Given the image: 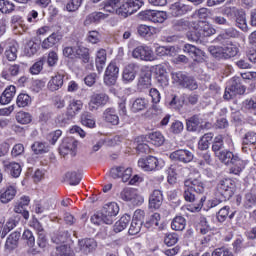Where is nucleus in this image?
<instances>
[{
    "label": "nucleus",
    "mask_w": 256,
    "mask_h": 256,
    "mask_svg": "<svg viewBox=\"0 0 256 256\" xmlns=\"http://www.w3.org/2000/svg\"><path fill=\"white\" fill-rule=\"evenodd\" d=\"M216 157L225 165H233L230 168V173H233V175H241L243 169L247 166V160L241 159L239 155L233 154L229 150H222Z\"/></svg>",
    "instance_id": "nucleus-1"
},
{
    "label": "nucleus",
    "mask_w": 256,
    "mask_h": 256,
    "mask_svg": "<svg viewBox=\"0 0 256 256\" xmlns=\"http://www.w3.org/2000/svg\"><path fill=\"white\" fill-rule=\"evenodd\" d=\"M208 51L216 59H231V57L237 56L239 53V47L236 44H233V42H228L224 47L210 46Z\"/></svg>",
    "instance_id": "nucleus-2"
},
{
    "label": "nucleus",
    "mask_w": 256,
    "mask_h": 256,
    "mask_svg": "<svg viewBox=\"0 0 256 256\" xmlns=\"http://www.w3.org/2000/svg\"><path fill=\"white\" fill-rule=\"evenodd\" d=\"M138 167H140L142 171H159V169L165 167V161L155 156H148L138 160Z\"/></svg>",
    "instance_id": "nucleus-3"
},
{
    "label": "nucleus",
    "mask_w": 256,
    "mask_h": 256,
    "mask_svg": "<svg viewBox=\"0 0 256 256\" xmlns=\"http://www.w3.org/2000/svg\"><path fill=\"white\" fill-rule=\"evenodd\" d=\"M120 199L136 206L143 205L145 202V198L139 193V190L135 188H124L120 192Z\"/></svg>",
    "instance_id": "nucleus-4"
},
{
    "label": "nucleus",
    "mask_w": 256,
    "mask_h": 256,
    "mask_svg": "<svg viewBox=\"0 0 256 256\" xmlns=\"http://www.w3.org/2000/svg\"><path fill=\"white\" fill-rule=\"evenodd\" d=\"M233 181L231 178H225L219 181L216 186V191L218 195L224 197V199H231L233 197Z\"/></svg>",
    "instance_id": "nucleus-5"
},
{
    "label": "nucleus",
    "mask_w": 256,
    "mask_h": 256,
    "mask_svg": "<svg viewBox=\"0 0 256 256\" xmlns=\"http://www.w3.org/2000/svg\"><path fill=\"white\" fill-rule=\"evenodd\" d=\"M132 57H134V59H141V61H153V59H155V54L151 47L141 45L132 51Z\"/></svg>",
    "instance_id": "nucleus-6"
},
{
    "label": "nucleus",
    "mask_w": 256,
    "mask_h": 256,
    "mask_svg": "<svg viewBox=\"0 0 256 256\" xmlns=\"http://www.w3.org/2000/svg\"><path fill=\"white\" fill-rule=\"evenodd\" d=\"M109 103V96L105 93L93 94L88 103L89 111H97L99 107H105Z\"/></svg>",
    "instance_id": "nucleus-7"
},
{
    "label": "nucleus",
    "mask_w": 256,
    "mask_h": 256,
    "mask_svg": "<svg viewBox=\"0 0 256 256\" xmlns=\"http://www.w3.org/2000/svg\"><path fill=\"white\" fill-rule=\"evenodd\" d=\"M102 214H104L105 224L113 225L115 217L119 215V204L115 202L106 204L102 210Z\"/></svg>",
    "instance_id": "nucleus-8"
},
{
    "label": "nucleus",
    "mask_w": 256,
    "mask_h": 256,
    "mask_svg": "<svg viewBox=\"0 0 256 256\" xmlns=\"http://www.w3.org/2000/svg\"><path fill=\"white\" fill-rule=\"evenodd\" d=\"M119 78V67L115 62H111L104 74V83L105 85L111 86L117 83V79Z\"/></svg>",
    "instance_id": "nucleus-9"
},
{
    "label": "nucleus",
    "mask_w": 256,
    "mask_h": 256,
    "mask_svg": "<svg viewBox=\"0 0 256 256\" xmlns=\"http://www.w3.org/2000/svg\"><path fill=\"white\" fill-rule=\"evenodd\" d=\"M242 93H245V87L239 83V78H233L224 92V99L229 101V99H232L235 95H242Z\"/></svg>",
    "instance_id": "nucleus-10"
},
{
    "label": "nucleus",
    "mask_w": 256,
    "mask_h": 256,
    "mask_svg": "<svg viewBox=\"0 0 256 256\" xmlns=\"http://www.w3.org/2000/svg\"><path fill=\"white\" fill-rule=\"evenodd\" d=\"M111 177L113 179H122L123 183H127L131 179V175H133V168L127 167L125 168L124 166H119L112 168L110 171Z\"/></svg>",
    "instance_id": "nucleus-11"
},
{
    "label": "nucleus",
    "mask_w": 256,
    "mask_h": 256,
    "mask_svg": "<svg viewBox=\"0 0 256 256\" xmlns=\"http://www.w3.org/2000/svg\"><path fill=\"white\" fill-rule=\"evenodd\" d=\"M193 157V152L187 149H179L170 153L171 161H178L179 163H191Z\"/></svg>",
    "instance_id": "nucleus-12"
},
{
    "label": "nucleus",
    "mask_w": 256,
    "mask_h": 256,
    "mask_svg": "<svg viewBox=\"0 0 256 256\" xmlns=\"http://www.w3.org/2000/svg\"><path fill=\"white\" fill-rule=\"evenodd\" d=\"M75 149H77V140L71 137L64 138L59 147L60 155L62 157L74 155Z\"/></svg>",
    "instance_id": "nucleus-13"
},
{
    "label": "nucleus",
    "mask_w": 256,
    "mask_h": 256,
    "mask_svg": "<svg viewBox=\"0 0 256 256\" xmlns=\"http://www.w3.org/2000/svg\"><path fill=\"white\" fill-rule=\"evenodd\" d=\"M194 31H198L200 33V37H211V35H215L216 30L213 28L211 24L205 21H199L193 24Z\"/></svg>",
    "instance_id": "nucleus-14"
},
{
    "label": "nucleus",
    "mask_w": 256,
    "mask_h": 256,
    "mask_svg": "<svg viewBox=\"0 0 256 256\" xmlns=\"http://www.w3.org/2000/svg\"><path fill=\"white\" fill-rule=\"evenodd\" d=\"M184 187L194 191V193H198V195L205 193V186L203 185V181L200 176L197 178L190 177L186 179L184 181Z\"/></svg>",
    "instance_id": "nucleus-15"
},
{
    "label": "nucleus",
    "mask_w": 256,
    "mask_h": 256,
    "mask_svg": "<svg viewBox=\"0 0 256 256\" xmlns=\"http://www.w3.org/2000/svg\"><path fill=\"white\" fill-rule=\"evenodd\" d=\"M15 195H17V187L14 185H9L0 190V203L7 205V203H11L12 200L15 199Z\"/></svg>",
    "instance_id": "nucleus-16"
},
{
    "label": "nucleus",
    "mask_w": 256,
    "mask_h": 256,
    "mask_svg": "<svg viewBox=\"0 0 256 256\" xmlns=\"http://www.w3.org/2000/svg\"><path fill=\"white\" fill-rule=\"evenodd\" d=\"M81 111H83V101L77 99H72L69 101L66 111L68 119L77 117Z\"/></svg>",
    "instance_id": "nucleus-17"
},
{
    "label": "nucleus",
    "mask_w": 256,
    "mask_h": 256,
    "mask_svg": "<svg viewBox=\"0 0 256 256\" xmlns=\"http://www.w3.org/2000/svg\"><path fill=\"white\" fill-rule=\"evenodd\" d=\"M18 224H19V218L15 216L10 217L5 224H2V226H0L1 239H5V237H7L10 231H13V229H15V227H17Z\"/></svg>",
    "instance_id": "nucleus-18"
},
{
    "label": "nucleus",
    "mask_w": 256,
    "mask_h": 256,
    "mask_svg": "<svg viewBox=\"0 0 256 256\" xmlns=\"http://www.w3.org/2000/svg\"><path fill=\"white\" fill-rule=\"evenodd\" d=\"M209 123L203 125V119L199 118V116L195 115L186 120V127L188 131H199L200 129H205V127H209Z\"/></svg>",
    "instance_id": "nucleus-19"
},
{
    "label": "nucleus",
    "mask_w": 256,
    "mask_h": 256,
    "mask_svg": "<svg viewBox=\"0 0 256 256\" xmlns=\"http://www.w3.org/2000/svg\"><path fill=\"white\" fill-rule=\"evenodd\" d=\"M183 51L184 53L192 56L194 61H197L198 63H201V61H203V57H205V52H203V50L198 49L191 44H185L183 47Z\"/></svg>",
    "instance_id": "nucleus-20"
},
{
    "label": "nucleus",
    "mask_w": 256,
    "mask_h": 256,
    "mask_svg": "<svg viewBox=\"0 0 256 256\" xmlns=\"http://www.w3.org/2000/svg\"><path fill=\"white\" fill-rule=\"evenodd\" d=\"M191 11V6L176 2L170 6L169 13L172 17H181V15H185Z\"/></svg>",
    "instance_id": "nucleus-21"
},
{
    "label": "nucleus",
    "mask_w": 256,
    "mask_h": 256,
    "mask_svg": "<svg viewBox=\"0 0 256 256\" xmlns=\"http://www.w3.org/2000/svg\"><path fill=\"white\" fill-rule=\"evenodd\" d=\"M4 171H8L14 179H17L18 177L21 176V165L17 162H9L7 160H4L2 162Z\"/></svg>",
    "instance_id": "nucleus-22"
},
{
    "label": "nucleus",
    "mask_w": 256,
    "mask_h": 256,
    "mask_svg": "<svg viewBox=\"0 0 256 256\" xmlns=\"http://www.w3.org/2000/svg\"><path fill=\"white\" fill-rule=\"evenodd\" d=\"M63 79H65V75L61 72H57L54 76H52L47 84L49 91H59V89L63 87Z\"/></svg>",
    "instance_id": "nucleus-23"
},
{
    "label": "nucleus",
    "mask_w": 256,
    "mask_h": 256,
    "mask_svg": "<svg viewBox=\"0 0 256 256\" xmlns=\"http://www.w3.org/2000/svg\"><path fill=\"white\" fill-rule=\"evenodd\" d=\"M135 77H137V65L128 64L125 66L122 73V81L124 83H132V81H135Z\"/></svg>",
    "instance_id": "nucleus-24"
},
{
    "label": "nucleus",
    "mask_w": 256,
    "mask_h": 256,
    "mask_svg": "<svg viewBox=\"0 0 256 256\" xmlns=\"http://www.w3.org/2000/svg\"><path fill=\"white\" fill-rule=\"evenodd\" d=\"M17 93V88L14 85L7 86L0 96V105H9L13 101Z\"/></svg>",
    "instance_id": "nucleus-25"
},
{
    "label": "nucleus",
    "mask_w": 256,
    "mask_h": 256,
    "mask_svg": "<svg viewBox=\"0 0 256 256\" xmlns=\"http://www.w3.org/2000/svg\"><path fill=\"white\" fill-rule=\"evenodd\" d=\"M163 205V192L161 190H154L149 196V208L159 209Z\"/></svg>",
    "instance_id": "nucleus-26"
},
{
    "label": "nucleus",
    "mask_w": 256,
    "mask_h": 256,
    "mask_svg": "<svg viewBox=\"0 0 256 256\" xmlns=\"http://www.w3.org/2000/svg\"><path fill=\"white\" fill-rule=\"evenodd\" d=\"M19 239H21V232L15 231L12 232L6 239L5 249L6 251H13L17 249L19 245Z\"/></svg>",
    "instance_id": "nucleus-27"
},
{
    "label": "nucleus",
    "mask_w": 256,
    "mask_h": 256,
    "mask_svg": "<svg viewBox=\"0 0 256 256\" xmlns=\"http://www.w3.org/2000/svg\"><path fill=\"white\" fill-rule=\"evenodd\" d=\"M63 39V35H61L59 32H53L50 36L45 38L42 41V49H51L52 47H55L59 41Z\"/></svg>",
    "instance_id": "nucleus-28"
},
{
    "label": "nucleus",
    "mask_w": 256,
    "mask_h": 256,
    "mask_svg": "<svg viewBox=\"0 0 256 256\" xmlns=\"http://www.w3.org/2000/svg\"><path fill=\"white\" fill-rule=\"evenodd\" d=\"M96 68L99 73H103L105 63H107V50L100 48L95 54Z\"/></svg>",
    "instance_id": "nucleus-29"
},
{
    "label": "nucleus",
    "mask_w": 256,
    "mask_h": 256,
    "mask_svg": "<svg viewBox=\"0 0 256 256\" xmlns=\"http://www.w3.org/2000/svg\"><path fill=\"white\" fill-rule=\"evenodd\" d=\"M78 245L82 253H91L95 247H97V242L93 238H86L79 240Z\"/></svg>",
    "instance_id": "nucleus-30"
},
{
    "label": "nucleus",
    "mask_w": 256,
    "mask_h": 256,
    "mask_svg": "<svg viewBox=\"0 0 256 256\" xmlns=\"http://www.w3.org/2000/svg\"><path fill=\"white\" fill-rule=\"evenodd\" d=\"M149 107V100L145 98H136L131 105L132 113H139L145 111Z\"/></svg>",
    "instance_id": "nucleus-31"
},
{
    "label": "nucleus",
    "mask_w": 256,
    "mask_h": 256,
    "mask_svg": "<svg viewBox=\"0 0 256 256\" xmlns=\"http://www.w3.org/2000/svg\"><path fill=\"white\" fill-rule=\"evenodd\" d=\"M103 117L106 123H110V125H117L119 123V115H117L115 108H107L103 113Z\"/></svg>",
    "instance_id": "nucleus-32"
},
{
    "label": "nucleus",
    "mask_w": 256,
    "mask_h": 256,
    "mask_svg": "<svg viewBox=\"0 0 256 256\" xmlns=\"http://www.w3.org/2000/svg\"><path fill=\"white\" fill-rule=\"evenodd\" d=\"M157 81L162 87L169 85V78L167 77V69L163 65L156 66Z\"/></svg>",
    "instance_id": "nucleus-33"
},
{
    "label": "nucleus",
    "mask_w": 256,
    "mask_h": 256,
    "mask_svg": "<svg viewBox=\"0 0 256 256\" xmlns=\"http://www.w3.org/2000/svg\"><path fill=\"white\" fill-rule=\"evenodd\" d=\"M138 89L145 91V89H151V72H146L140 75L138 80Z\"/></svg>",
    "instance_id": "nucleus-34"
},
{
    "label": "nucleus",
    "mask_w": 256,
    "mask_h": 256,
    "mask_svg": "<svg viewBox=\"0 0 256 256\" xmlns=\"http://www.w3.org/2000/svg\"><path fill=\"white\" fill-rule=\"evenodd\" d=\"M75 57L76 59H81L82 63H89L90 61L89 48L84 46L75 47Z\"/></svg>",
    "instance_id": "nucleus-35"
},
{
    "label": "nucleus",
    "mask_w": 256,
    "mask_h": 256,
    "mask_svg": "<svg viewBox=\"0 0 256 256\" xmlns=\"http://www.w3.org/2000/svg\"><path fill=\"white\" fill-rule=\"evenodd\" d=\"M19 49V44L17 42L10 43L5 50V57L9 61L17 60V51Z\"/></svg>",
    "instance_id": "nucleus-36"
},
{
    "label": "nucleus",
    "mask_w": 256,
    "mask_h": 256,
    "mask_svg": "<svg viewBox=\"0 0 256 256\" xmlns=\"http://www.w3.org/2000/svg\"><path fill=\"white\" fill-rule=\"evenodd\" d=\"M108 17L109 14H105L103 12H93L86 17L85 25H91V23H99V21H103Z\"/></svg>",
    "instance_id": "nucleus-37"
},
{
    "label": "nucleus",
    "mask_w": 256,
    "mask_h": 256,
    "mask_svg": "<svg viewBox=\"0 0 256 256\" xmlns=\"http://www.w3.org/2000/svg\"><path fill=\"white\" fill-rule=\"evenodd\" d=\"M187 76H188L187 73H185L183 71L172 72L171 79H172L173 85H176V87L182 88Z\"/></svg>",
    "instance_id": "nucleus-38"
},
{
    "label": "nucleus",
    "mask_w": 256,
    "mask_h": 256,
    "mask_svg": "<svg viewBox=\"0 0 256 256\" xmlns=\"http://www.w3.org/2000/svg\"><path fill=\"white\" fill-rule=\"evenodd\" d=\"M131 222V217L127 214L122 216L115 224L114 231L115 233H121L124 229H127V225Z\"/></svg>",
    "instance_id": "nucleus-39"
},
{
    "label": "nucleus",
    "mask_w": 256,
    "mask_h": 256,
    "mask_svg": "<svg viewBox=\"0 0 256 256\" xmlns=\"http://www.w3.org/2000/svg\"><path fill=\"white\" fill-rule=\"evenodd\" d=\"M19 69V65L17 64H13L10 65L8 68H4L2 71L3 79L9 81L11 77H17V75H19Z\"/></svg>",
    "instance_id": "nucleus-40"
},
{
    "label": "nucleus",
    "mask_w": 256,
    "mask_h": 256,
    "mask_svg": "<svg viewBox=\"0 0 256 256\" xmlns=\"http://www.w3.org/2000/svg\"><path fill=\"white\" fill-rule=\"evenodd\" d=\"M148 141L155 147H161L165 143V136L161 132H153L148 135Z\"/></svg>",
    "instance_id": "nucleus-41"
},
{
    "label": "nucleus",
    "mask_w": 256,
    "mask_h": 256,
    "mask_svg": "<svg viewBox=\"0 0 256 256\" xmlns=\"http://www.w3.org/2000/svg\"><path fill=\"white\" fill-rule=\"evenodd\" d=\"M31 149L35 155L49 153V146L45 142L36 141L32 144Z\"/></svg>",
    "instance_id": "nucleus-42"
},
{
    "label": "nucleus",
    "mask_w": 256,
    "mask_h": 256,
    "mask_svg": "<svg viewBox=\"0 0 256 256\" xmlns=\"http://www.w3.org/2000/svg\"><path fill=\"white\" fill-rule=\"evenodd\" d=\"M137 31L141 37H151V35H155L157 33V29H155V27L143 24L138 26Z\"/></svg>",
    "instance_id": "nucleus-43"
},
{
    "label": "nucleus",
    "mask_w": 256,
    "mask_h": 256,
    "mask_svg": "<svg viewBox=\"0 0 256 256\" xmlns=\"http://www.w3.org/2000/svg\"><path fill=\"white\" fill-rule=\"evenodd\" d=\"M116 15H119V17H122L123 19L129 17V15H133V9L131 8L129 2H126L117 8Z\"/></svg>",
    "instance_id": "nucleus-44"
},
{
    "label": "nucleus",
    "mask_w": 256,
    "mask_h": 256,
    "mask_svg": "<svg viewBox=\"0 0 256 256\" xmlns=\"http://www.w3.org/2000/svg\"><path fill=\"white\" fill-rule=\"evenodd\" d=\"M186 226L187 221L183 216H176L171 223V227L174 231H183Z\"/></svg>",
    "instance_id": "nucleus-45"
},
{
    "label": "nucleus",
    "mask_w": 256,
    "mask_h": 256,
    "mask_svg": "<svg viewBox=\"0 0 256 256\" xmlns=\"http://www.w3.org/2000/svg\"><path fill=\"white\" fill-rule=\"evenodd\" d=\"M236 25H237V27H239V29H242V31L247 29V16L245 14V11L237 10Z\"/></svg>",
    "instance_id": "nucleus-46"
},
{
    "label": "nucleus",
    "mask_w": 256,
    "mask_h": 256,
    "mask_svg": "<svg viewBox=\"0 0 256 256\" xmlns=\"http://www.w3.org/2000/svg\"><path fill=\"white\" fill-rule=\"evenodd\" d=\"M243 111H246V113H253L256 115V98H248L243 102L242 105Z\"/></svg>",
    "instance_id": "nucleus-47"
},
{
    "label": "nucleus",
    "mask_w": 256,
    "mask_h": 256,
    "mask_svg": "<svg viewBox=\"0 0 256 256\" xmlns=\"http://www.w3.org/2000/svg\"><path fill=\"white\" fill-rule=\"evenodd\" d=\"M81 123L84 127H88L89 129H95V118L89 112H84L81 116Z\"/></svg>",
    "instance_id": "nucleus-48"
},
{
    "label": "nucleus",
    "mask_w": 256,
    "mask_h": 256,
    "mask_svg": "<svg viewBox=\"0 0 256 256\" xmlns=\"http://www.w3.org/2000/svg\"><path fill=\"white\" fill-rule=\"evenodd\" d=\"M159 221H161V214H152L148 221L145 223L146 229H157V227H159Z\"/></svg>",
    "instance_id": "nucleus-49"
},
{
    "label": "nucleus",
    "mask_w": 256,
    "mask_h": 256,
    "mask_svg": "<svg viewBox=\"0 0 256 256\" xmlns=\"http://www.w3.org/2000/svg\"><path fill=\"white\" fill-rule=\"evenodd\" d=\"M213 139V134L207 133L202 136V138L198 142V149L201 151H205L209 149V143H211Z\"/></svg>",
    "instance_id": "nucleus-50"
},
{
    "label": "nucleus",
    "mask_w": 256,
    "mask_h": 256,
    "mask_svg": "<svg viewBox=\"0 0 256 256\" xmlns=\"http://www.w3.org/2000/svg\"><path fill=\"white\" fill-rule=\"evenodd\" d=\"M65 181L70 185H79V183H81V174L77 172H67L65 174Z\"/></svg>",
    "instance_id": "nucleus-51"
},
{
    "label": "nucleus",
    "mask_w": 256,
    "mask_h": 256,
    "mask_svg": "<svg viewBox=\"0 0 256 256\" xmlns=\"http://www.w3.org/2000/svg\"><path fill=\"white\" fill-rule=\"evenodd\" d=\"M16 121L20 123V125H29L32 121L31 114H29V112L20 111L16 114Z\"/></svg>",
    "instance_id": "nucleus-52"
},
{
    "label": "nucleus",
    "mask_w": 256,
    "mask_h": 256,
    "mask_svg": "<svg viewBox=\"0 0 256 256\" xmlns=\"http://www.w3.org/2000/svg\"><path fill=\"white\" fill-rule=\"evenodd\" d=\"M17 107H27L31 105V96L25 93H21L16 99Z\"/></svg>",
    "instance_id": "nucleus-53"
},
{
    "label": "nucleus",
    "mask_w": 256,
    "mask_h": 256,
    "mask_svg": "<svg viewBox=\"0 0 256 256\" xmlns=\"http://www.w3.org/2000/svg\"><path fill=\"white\" fill-rule=\"evenodd\" d=\"M43 65H45V57L40 58L30 67L31 75H39L43 71Z\"/></svg>",
    "instance_id": "nucleus-54"
},
{
    "label": "nucleus",
    "mask_w": 256,
    "mask_h": 256,
    "mask_svg": "<svg viewBox=\"0 0 256 256\" xmlns=\"http://www.w3.org/2000/svg\"><path fill=\"white\" fill-rule=\"evenodd\" d=\"M39 51V44L34 42L33 40H30L27 42L25 46V53L28 55V57H31L32 55H35Z\"/></svg>",
    "instance_id": "nucleus-55"
},
{
    "label": "nucleus",
    "mask_w": 256,
    "mask_h": 256,
    "mask_svg": "<svg viewBox=\"0 0 256 256\" xmlns=\"http://www.w3.org/2000/svg\"><path fill=\"white\" fill-rule=\"evenodd\" d=\"M198 87H199V84H197V81H195L194 77H191L189 75L186 76L182 89H189L190 91H195V89H198Z\"/></svg>",
    "instance_id": "nucleus-56"
},
{
    "label": "nucleus",
    "mask_w": 256,
    "mask_h": 256,
    "mask_svg": "<svg viewBox=\"0 0 256 256\" xmlns=\"http://www.w3.org/2000/svg\"><path fill=\"white\" fill-rule=\"evenodd\" d=\"M221 149H223V136L218 135V136L215 137L214 143L212 145V150L214 151L216 157L219 156L218 153L223 152Z\"/></svg>",
    "instance_id": "nucleus-57"
},
{
    "label": "nucleus",
    "mask_w": 256,
    "mask_h": 256,
    "mask_svg": "<svg viewBox=\"0 0 256 256\" xmlns=\"http://www.w3.org/2000/svg\"><path fill=\"white\" fill-rule=\"evenodd\" d=\"M83 4V0H70L67 4H66V11H68V13H75V11L79 10V7H81V5Z\"/></svg>",
    "instance_id": "nucleus-58"
},
{
    "label": "nucleus",
    "mask_w": 256,
    "mask_h": 256,
    "mask_svg": "<svg viewBox=\"0 0 256 256\" xmlns=\"http://www.w3.org/2000/svg\"><path fill=\"white\" fill-rule=\"evenodd\" d=\"M0 11L1 13H12V11H15V5L9 0H0Z\"/></svg>",
    "instance_id": "nucleus-59"
},
{
    "label": "nucleus",
    "mask_w": 256,
    "mask_h": 256,
    "mask_svg": "<svg viewBox=\"0 0 256 256\" xmlns=\"http://www.w3.org/2000/svg\"><path fill=\"white\" fill-rule=\"evenodd\" d=\"M179 242V235L177 233H169L166 234L164 238V243L167 245V247H173V245H177Z\"/></svg>",
    "instance_id": "nucleus-60"
},
{
    "label": "nucleus",
    "mask_w": 256,
    "mask_h": 256,
    "mask_svg": "<svg viewBox=\"0 0 256 256\" xmlns=\"http://www.w3.org/2000/svg\"><path fill=\"white\" fill-rule=\"evenodd\" d=\"M22 239L29 247H35V236L31 230H25L22 234Z\"/></svg>",
    "instance_id": "nucleus-61"
},
{
    "label": "nucleus",
    "mask_w": 256,
    "mask_h": 256,
    "mask_svg": "<svg viewBox=\"0 0 256 256\" xmlns=\"http://www.w3.org/2000/svg\"><path fill=\"white\" fill-rule=\"evenodd\" d=\"M56 255L57 256H74L73 250H71V247L65 244L56 247Z\"/></svg>",
    "instance_id": "nucleus-62"
},
{
    "label": "nucleus",
    "mask_w": 256,
    "mask_h": 256,
    "mask_svg": "<svg viewBox=\"0 0 256 256\" xmlns=\"http://www.w3.org/2000/svg\"><path fill=\"white\" fill-rule=\"evenodd\" d=\"M256 133L254 131L247 132L243 138V145H255Z\"/></svg>",
    "instance_id": "nucleus-63"
},
{
    "label": "nucleus",
    "mask_w": 256,
    "mask_h": 256,
    "mask_svg": "<svg viewBox=\"0 0 256 256\" xmlns=\"http://www.w3.org/2000/svg\"><path fill=\"white\" fill-rule=\"evenodd\" d=\"M167 19V13L163 11H155L152 18V23H164Z\"/></svg>",
    "instance_id": "nucleus-64"
}]
</instances>
